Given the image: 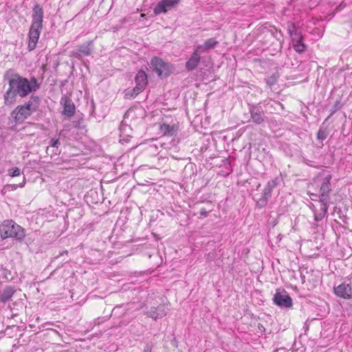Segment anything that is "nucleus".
<instances>
[{
	"mask_svg": "<svg viewBox=\"0 0 352 352\" xmlns=\"http://www.w3.org/2000/svg\"><path fill=\"white\" fill-rule=\"evenodd\" d=\"M44 10L43 7L36 3L32 8V23L28 32L29 51H32L36 47L41 32L43 28Z\"/></svg>",
	"mask_w": 352,
	"mask_h": 352,
	"instance_id": "2",
	"label": "nucleus"
},
{
	"mask_svg": "<svg viewBox=\"0 0 352 352\" xmlns=\"http://www.w3.org/2000/svg\"><path fill=\"white\" fill-rule=\"evenodd\" d=\"M335 294L344 299H352V278L334 287Z\"/></svg>",
	"mask_w": 352,
	"mask_h": 352,
	"instance_id": "6",
	"label": "nucleus"
},
{
	"mask_svg": "<svg viewBox=\"0 0 352 352\" xmlns=\"http://www.w3.org/2000/svg\"><path fill=\"white\" fill-rule=\"evenodd\" d=\"M252 122L256 124H261L265 121L264 111L259 104L252 105L250 108Z\"/></svg>",
	"mask_w": 352,
	"mask_h": 352,
	"instance_id": "11",
	"label": "nucleus"
},
{
	"mask_svg": "<svg viewBox=\"0 0 352 352\" xmlns=\"http://www.w3.org/2000/svg\"><path fill=\"white\" fill-rule=\"evenodd\" d=\"M280 182V179L279 177H276L274 179L269 181L264 188L272 192V190L279 184Z\"/></svg>",
	"mask_w": 352,
	"mask_h": 352,
	"instance_id": "24",
	"label": "nucleus"
},
{
	"mask_svg": "<svg viewBox=\"0 0 352 352\" xmlns=\"http://www.w3.org/2000/svg\"><path fill=\"white\" fill-rule=\"evenodd\" d=\"M49 150H50V148H49V147H47V151H46L47 153H48V152H49Z\"/></svg>",
	"mask_w": 352,
	"mask_h": 352,
	"instance_id": "38",
	"label": "nucleus"
},
{
	"mask_svg": "<svg viewBox=\"0 0 352 352\" xmlns=\"http://www.w3.org/2000/svg\"><path fill=\"white\" fill-rule=\"evenodd\" d=\"M318 197V195H316V194H312V195H311V199L312 200H316V197Z\"/></svg>",
	"mask_w": 352,
	"mask_h": 352,
	"instance_id": "36",
	"label": "nucleus"
},
{
	"mask_svg": "<svg viewBox=\"0 0 352 352\" xmlns=\"http://www.w3.org/2000/svg\"><path fill=\"white\" fill-rule=\"evenodd\" d=\"M217 44L218 41L216 38H211L206 40L202 45H198L196 49L198 50V52L204 54L211 49H214Z\"/></svg>",
	"mask_w": 352,
	"mask_h": 352,
	"instance_id": "17",
	"label": "nucleus"
},
{
	"mask_svg": "<svg viewBox=\"0 0 352 352\" xmlns=\"http://www.w3.org/2000/svg\"><path fill=\"white\" fill-rule=\"evenodd\" d=\"M331 175H327L323 179L318 195L320 204H329V194L331 192Z\"/></svg>",
	"mask_w": 352,
	"mask_h": 352,
	"instance_id": "7",
	"label": "nucleus"
},
{
	"mask_svg": "<svg viewBox=\"0 0 352 352\" xmlns=\"http://www.w3.org/2000/svg\"><path fill=\"white\" fill-rule=\"evenodd\" d=\"M341 108H342V105L340 104V100H337L335 102L334 105L333 106L332 109H331V113L327 117V118L325 120V121H327L328 119H329L334 113H336Z\"/></svg>",
	"mask_w": 352,
	"mask_h": 352,
	"instance_id": "26",
	"label": "nucleus"
},
{
	"mask_svg": "<svg viewBox=\"0 0 352 352\" xmlns=\"http://www.w3.org/2000/svg\"><path fill=\"white\" fill-rule=\"evenodd\" d=\"M272 35L276 38L278 41H281L283 39V34L280 31H278L276 29L272 30L271 31Z\"/></svg>",
	"mask_w": 352,
	"mask_h": 352,
	"instance_id": "29",
	"label": "nucleus"
},
{
	"mask_svg": "<svg viewBox=\"0 0 352 352\" xmlns=\"http://www.w3.org/2000/svg\"><path fill=\"white\" fill-rule=\"evenodd\" d=\"M137 87H135L133 89H126L124 90V98L126 99H130V98H134L136 97L140 93H141V91H137Z\"/></svg>",
	"mask_w": 352,
	"mask_h": 352,
	"instance_id": "23",
	"label": "nucleus"
},
{
	"mask_svg": "<svg viewBox=\"0 0 352 352\" xmlns=\"http://www.w3.org/2000/svg\"><path fill=\"white\" fill-rule=\"evenodd\" d=\"M197 51L195 48L189 59L186 62L185 67L189 72L195 70L200 62L201 54Z\"/></svg>",
	"mask_w": 352,
	"mask_h": 352,
	"instance_id": "13",
	"label": "nucleus"
},
{
	"mask_svg": "<svg viewBox=\"0 0 352 352\" xmlns=\"http://www.w3.org/2000/svg\"><path fill=\"white\" fill-rule=\"evenodd\" d=\"M272 301L275 305L282 309H289L293 306L292 298L285 290H283V292H280L279 290H276L273 296Z\"/></svg>",
	"mask_w": 352,
	"mask_h": 352,
	"instance_id": "5",
	"label": "nucleus"
},
{
	"mask_svg": "<svg viewBox=\"0 0 352 352\" xmlns=\"http://www.w3.org/2000/svg\"><path fill=\"white\" fill-rule=\"evenodd\" d=\"M150 67L161 78L170 76L174 69L173 65L157 56H154L151 59Z\"/></svg>",
	"mask_w": 352,
	"mask_h": 352,
	"instance_id": "4",
	"label": "nucleus"
},
{
	"mask_svg": "<svg viewBox=\"0 0 352 352\" xmlns=\"http://www.w3.org/2000/svg\"><path fill=\"white\" fill-rule=\"evenodd\" d=\"M15 292L14 287L6 286L0 294V302L6 303L10 300Z\"/></svg>",
	"mask_w": 352,
	"mask_h": 352,
	"instance_id": "18",
	"label": "nucleus"
},
{
	"mask_svg": "<svg viewBox=\"0 0 352 352\" xmlns=\"http://www.w3.org/2000/svg\"><path fill=\"white\" fill-rule=\"evenodd\" d=\"M293 47L298 53H302L306 51L307 45L305 44L296 45L294 44Z\"/></svg>",
	"mask_w": 352,
	"mask_h": 352,
	"instance_id": "28",
	"label": "nucleus"
},
{
	"mask_svg": "<svg viewBox=\"0 0 352 352\" xmlns=\"http://www.w3.org/2000/svg\"><path fill=\"white\" fill-rule=\"evenodd\" d=\"M135 82L138 89L137 91H141L142 92L145 89L148 85V76L144 70L141 69L136 74Z\"/></svg>",
	"mask_w": 352,
	"mask_h": 352,
	"instance_id": "12",
	"label": "nucleus"
},
{
	"mask_svg": "<svg viewBox=\"0 0 352 352\" xmlns=\"http://www.w3.org/2000/svg\"><path fill=\"white\" fill-rule=\"evenodd\" d=\"M278 78V75H277L276 74H273L272 76H270L267 78H266V80H265L266 83L270 87H272L277 82Z\"/></svg>",
	"mask_w": 352,
	"mask_h": 352,
	"instance_id": "27",
	"label": "nucleus"
},
{
	"mask_svg": "<svg viewBox=\"0 0 352 352\" xmlns=\"http://www.w3.org/2000/svg\"><path fill=\"white\" fill-rule=\"evenodd\" d=\"M329 135L328 131L326 128L320 127L317 133V138L319 140H324Z\"/></svg>",
	"mask_w": 352,
	"mask_h": 352,
	"instance_id": "25",
	"label": "nucleus"
},
{
	"mask_svg": "<svg viewBox=\"0 0 352 352\" xmlns=\"http://www.w3.org/2000/svg\"><path fill=\"white\" fill-rule=\"evenodd\" d=\"M1 236L3 239L13 238L21 242L25 236V230L13 220H5L0 226Z\"/></svg>",
	"mask_w": 352,
	"mask_h": 352,
	"instance_id": "3",
	"label": "nucleus"
},
{
	"mask_svg": "<svg viewBox=\"0 0 352 352\" xmlns=\"http://www.w3.org/2000/svg\"><path fill=\"white\" fill-rule=\"evenodd\" d=\"M32 114L31 111L25 109L22 105L17 106L10 113L15 124H21L25 119Z\"/></svg>",
	"mask_w": 352,
	"mask_h": 352,
	"instance_id": "9",
	"label": "nucleus"
},
{
	"mask_svg": "<svg viewBox=\"0 0 352 352\" xmlns=\"http://www.w3.org/2000/svg\"><path fill=\"white\" fill-rule=\"evenodd\" d=\"M41 102V99L38 96L32 95L29 100L26 102L22 106L25 107V109H27L30 111H31L32 113L35 112L37 109L38 108Z\"/></svg>",
	"mask_w": 352,
	"mask_h": 352,
	"instance_id": "16",
	"label": "nucleus"
},
{
	"mask_svg": "<svg viewBox=\"0 0 352 352\" xmlns=\"http://www.w3.org/2000/svg\"><path fill=\"white\" fill-rule=\"evenodd\" d=\"M329 206V204H321V208L320 212L314 214V220L316 221H320L326 216L327 210Z\"/></svg>",
	"mask_w": 352,
	"mask_h": 352,
	"instance_id": "22",
	"label": "nucleus"
},
{
	"mask_svg": "<svg viewBox=\"0 0 352 352\" xmlns=\"http://www.w3.org/2000/svg\"><path fill=\"white\" fill-rule=\"evenodd\" d=\"M64 254H67V251L65 250V251H63L62 252H60L58 255L56 256H55V258H58L59 257H60L61 256H63Z\"/></svg>",
	"mask_w": 352,
	"mask_h": 352,
	"instance_id": "35",
	"label": "nucleus"
},
{
	"mask_svg": "<svg viewBox=\"0 0 352 352\" xmlns=\"http://www.w3.org/2000/svg\"><path fill=\"white\" fill-rule=\"evenodd\" d=\"M93 41H90L80 45L78 48L72 51V55L78 59H81L84 56H89L93 50Z\"/></svg>",
	"mask_w": 352,
	"mask_h": 352,
	"instance_id": "10",
	"label": "nucleus"
},
{
	"mask_svg": "<svg viewBox=\"0 0 352 352\" xmlns=\"http://www.w3.org/2000/svg\"><path fill=\"white\" fill-rule=\"evenodd\" d=\"M287 26V33L289 34L292 39L294 38V37H296L301 34V32H298L295 24L292 21H288L286 23Z\"/></svg>",
	"mask_w": 352,
	"mask_h": 352,
	"instance_id": "21",
	"label": "nucleus"
},
{
	"mask_svg": "<svg viewBox=\"0 0 352 352\" xmlns=\"http://www.w3.org/2000/svg\"><path fill=\"white\" fill-rule=\"evenodd\" d=\"M167 314L164 305H160L157 307H151L147 311L146 315L155 320L164 317Z\"/></svg>",
	"mask_w": 352,
	"mask_h": 352,
	"instance_id": "14",
	"label": "nucleus"
},
{
	"mask_svg": "<svg viewBox=\"0 0 352 352\" xmlns=\"http://www.w3.org/2000/svg\"><path fill=\"white\" fill-rule=\"evenodd\" d=\"M153 348V344L152 342H145L143 352H152Z\"/></svg>",
	"mask_w": 352,
	"mask_h": 352,
	"instance_id": "32",
	"label": "nucleus"
},
{
	"mask_svg": "<svg viewBox=\"0 0 352 352\" xmlns=\"http://www.w3.org/2000/svg\"><path fill=\"white\" fill-rule=\"evenodd\" d=\"M9 175L11 177H16L20 175V169L17 167L12 168L8 170Z\"/></svg>",
	"mask_w": 352,
	"mask_h": 352,
	"instance_id": "30",
	"label": "nucleus"
},
{
	"mask_svg": "<svg viewBox=\"0 0 352 352\" xmlns=\"http://www.w3.org/2000/svg\"><path fill=\"white\" fill-rule=\"evenodd\" d=\"M60 141L58 139H56V140L52 139L50 140V146L56 148L55 154H57L58 148L60 146Z\"/></svg>",
	"mask_w": 352,
	"mask_h": 352,
	"instance_id": "33",
	"label": "nucleus"
},
{
	"mask_svg": "<svg viewBox=\"0 0 352 352\" xmlns=\"http://www.w3.org/2000/svg\"><path fill=\"white\" fill-rule=\"evenodd\" d=\"M18 314H13L11 315V318H13L14 317H16Z\"/></svg>",
	"mask_w": 352,
	"mask_h": 352,
	"instance_id": "37",
	"label": "nucleus"
},
{
	"mask_svg": "<svg viewBox=\"0 0 352 352\" xmlns=\"http://www.w3.org/2000/svg\"><path fill=\"white\" fill-rule=\"evenodd\" d=\"M3 80L8 83V89L3 95L4 104L10 106L16 101V96L25 98L40 88L38 80L32 76L30 79L20 76L13 69L6 70Z\"/></svg>",
	"mask_w": 352,
	"mask_h": 352,
	"instance_id": "1",
	"label": "nucleus"
},
{
	"mask_svg": "<svg viewBox=\"0 0 352 352\" xmlns=\"http://www.w3.org/2000/svg\"><path fill=\"white\" fill-rule=\"evenodd\" d=\"M60 102L63 104V114L68 118L72 117L75 113V106L72 100L62 98Z\"/></svg>",
	"mask_w": 352,
	"mask_h": 352,
	"instance_id": "15",
	"label": "nucleus"
},
{
	"mask_svg": "<svg viewBox=\"0 0 352 352\" xmlns=\"http://www.w3.org/2000/svg\"><path fill=\"white\" fill-rule=\"evenodd\" d=\"M160 131L164 135L173 136L177 133L178 127L176 124L169 125L168 124L163 123L160 125Z\"/></svg>",
	"mask_w": 352,
	"mask_h": 352,
	"instance_id": "20",
	"label": "nucleus"
},
{
	"mask_svg": "<svg viewBox=\"0 0 352 352\" xmlns=\"http://www.w3.org/2000/svg\"><path fill=\"white\" fill-rule=\"evenodd\" d=\"M271 197L272 192H270V190H267L264 188L261 198L258 199L256 201V207L260 209L265 208L267 206L268 200L271 198Z\"/></svg>",
	"mask_w": 352,
	"mask_h": 352,
	"instance_id": "19",
	"label": "nucleus"
},
{
	"mask_svg": "<svg viewBox=\"0 0 352 352\" xmlns=\"http://www.w3.org/2000/svg\"><path fill=\"white\" fill-rule=\"evenodd\" d=\"M302 40H303V36L302 34H300L296 37H294V38L292 39V45H294V44H296V45L305 44L302 42Z\"/></svg>",
	"mask_w": 352,
	"mask_h": 352,
	"instance_id": "31",
	"label": "nucleus"
},
{
	"mask_svg": "<svg viewBox=\"0 0 352 352\" xmlns=\"http://www.w3.org/2000/svg\"><path fill=\"white\" fill-rule=\"evenodd\" d=\"M200 215L204 217H207L208 215V212L206 210V208H201L200 210Z\"/></svg>",
	"mask_w": 352,
	"mask_h": 352,
	"instance_id": "34",
	"label": "nucleus"
},
{
	"mask_svg": "<svg viewBox=\"0 0 352 352\" xmlns=\"http://www.w3.org/2000/svg\"><path fill=\"white\" fill-rule=\"evenodd\" d=\"M181 0H161L154 8L153 13L159 15L162 13H166L168 11L175 8Z\"/></svg>",
	"mask_w": 352,
	"mask_h": 352,
	"instance_id": "8",
	"label": "nucleus"
}]
</instances>
